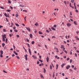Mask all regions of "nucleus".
Listing matches in <instances>:
<instances>
[{
	"label": "nucleus",
	"instance_id": "nucleus-45",
	"mask_svg": "<svg viewBox=\"0 0 79 79\" xmlns=\"http://www.w3.org/2000/svg\"><path fill=\"white\" fill-rule=\"evenodd\" d=\"M10 8L11 10H13V7L11 6H10Z\"/></svg>",
	"mask_w": 79,
	"mask_h": 79
},
{
	"label": "nucleus",
	"instance_id": "nucleus-23",
	"mask_svg": "<svg viewBox=\"0 0 79 79\" xmlns=\"http://www.w3.org/2000/svg\"><path fill=\"white\" fill-rule=\"evenodd\" d=\"M34 43H35V42H34V41H32L31 42V44H32V45H33V44H34Z\"/></svg>",
	"mask_w": 79,
	"mask_h": 79
},
{
	"label": "nucleus",
	"instance_id": "nucleus-38",
	"mask_svg": "<svg viewBox=\"0 0 79 79\" xmlns=\"http://www.w3.org/2000/svg\"><path fill=\"white\" fill-rule=\"evenodd\" d=\"M56 26H56V25H54L53 27H56Z\"/></svg>",
	"mask_w": 79,
	"mask_h": 79
},
{
	"label": "nucleus",
	"instance_id": "nucleus-6",
	"mask_svg": "<svg viewBox=\"0 0 79 79\" xmlns=\"http://www.w3.org/2000/svg\"><path fill=\"white\" fill-rule=\"evenodd\" d=\"M67 27H69V26H71V24L69 23H68L67 24Z\"/></svg>",
	"mask_w": 79,
	"mask_h": 79
},
{
	"label": "nucleus",
	"instance_id": "nucleus-30",
	"mask_svg": "<svg viewBox=\"0 0 79 79\" xmlns=\"http://www.w3.org/2000/svg\"><path fill=\"white\" fill-rule=\"evenodd\" d=\"M7 41H8V39L7 38H6V43H8Z\"/></svg>",
	"mask_w": 79,
	"mask_h": 79
},
{
	"label": "nucleus",
	"instance_id": "nucleus-4",
	"mask_svg": "<svg viewBox=\"0 0 79 79\" xmlns=\"http://www.w3.org/2000/svg\"><path fill=\"white\" fill-rule=\"evenodd\" d=\"M2 39H6V35L5 34L2 35Z\"/></svg>",
	"mask_w": 79,
	"mask_h": 79
},
{
	"label": "nucleus",
	"instance_id": "nucleus-43",
	"mask_svg": "<svg viewBox=\"0 0 79 79\" xmlns=\"http://www.w3.org/2000/svg\"><path fill=\"white\" fill-rule=\"evenodd\" d=\"M7 12H10L11 11V10H10L8 9L7 10Z\"/></svg>",
	"mask_w": 79,
	"mask_h": 79
},
{
	"label": "nucleus",
	"instance_id": "nucleus-31",
	"mask_svg": "<svg viewBox=\"0 0 79 79\" xmlns=\"http://www.w3.org/2000/svg\"><path fill=\"white\" fill-rule=\"evenodd\" d=\"M39 34H42V32H40V31H39Z\"/></svg>",
	"mask_w": 79,
	"mask_h": 79
},
{
	"label": "nucleus",
	"instance_id": "nucleus-47",
	"mask_svg": "<svg viewBox=\"0 0 79 79\" xmlns=\"http://www.w3.org/2000/svg\"><path fill=\"white\" fill-rule=\"evenodd\" d=\"M0 8H1V9H2L3 10H4V7L1 6Z\"/></svg>",
	"mask_w": 79,
	"mask_h": 79
},
{
	"label": "nucleus",
	"instance_id": "nucleus-53",
	"mask_svg": "<svg viewBox=\"0 0 79 79\" xmlns=\"http://www.w3.org/2000/svg\"><path fill=\"white\" fill-rule=\"evenodd\" d=\"M52 77H55V73H54Z\"/></svg>",
	"mask_w": 79,
	"mask_h": 79
},
{
	"label": "nucleus",
	"instance_id": "nucleus-9",
	"mask_svg": "<svg viewBox=\"0 0 79 79\" xmlns=\"http://www.w3.org/2000/svg\"><path fill=\"white\" fill-rule=\"evenodd\" d=\"M13 52H14V53L15 54V55H18V53H17L16 52V51H13Z\"/></svg>",
	"mask_w": 79,
	"mask_h": 79
},
{
	"label": "nucleus",
	"instance_id": "nucleus-54",
	"mask_svg": "<svg viewBox=\"0 0 79 79\" xmlns=\"http://www.w3.org/2000/svg\"><path fill=\"white\" fill-rule=\"evenodd\" d=\"M76 40H79V38H77L76 39Z\"/></svg>",
	"mask_w": 79,
	"mask_h": 79
},
{
	"label": "nucleus",
	"instance_id": "nucleus-20",
	"mask_svg": "<svg viewBox=\"0 0 79 79\" xmlns=\"http://www.w3.org/2000/svg\"><path fill=\"white\" fill-rule=\"evenodd\" d=\"M3 32H6L7 31H6V30L5 29H3Z\"/></svg>",
	"mask_w": 79,
	"mask_h": 79
},
{
	"label": "nucleus",
	"instance_id": "nucleus-51",
	"mask_svg": "<svg viewBox=\"0 0 79 79\" xmlns=\"http://www.w3.org/2000/svg\"><path fill=\"white\" fill-rule=\"evenodd\" d=\"M3 71L4 73H7V72H6L5 70H3Z\"/></svg>",
	"mask_w": 79,
	"mask_h": 79
},
{
	"label": "nucleus",
	"instance_id": "nucleus-49",
	"mask_svg": "<svg viewBox=\"0 0 79 79\" xmlns=\"http://www.w3.org/2000/svg\"><path fill=\"white\" fill-rule=\"evenodd\" d=\"M40 76V77H41V78H42V77H43V78H44V76H43V75H41Z\"/></svg>",
	"mask_w": 79,
	"mask_h": 79
},
{
	"label": "nucleus",
	"instance_id": "nucleus-42",
	"mask_svg": "<svg viewBox=\"0 0 79 79\" xmlns=\"http://www.w3.org/2000/svg\"><path fill=\"white\" fill-rule=\"evenodd\" d=\"M71 2H72V3H74V0H71Z\"/></svg>",
	"mask_w": 79,
	"mask_h": 79
},
{
	"label": "nucleus",
	"instance_id": "nucleus-33",
	"mask_svg": "<svg viewBox=\"0 0 79 79\" xmlns=\"http://www.w3.org/2000/svg\"><path fill=\"white\" fill-rule=\"evenodd\" d=\"M72 61H73V60H72V59H70V63H72Z\"/></svg>",
	"mask_w": 79,
	"mask_h": 79
},
{
	"label": "nucleus",
	"instance_id": "nucleus-50",
	"mask_svg": "<svg viewBox=\"0 0 79 79\" xmlns=\"http://www.w3.org/2000/svg\"><path fill=\"white\" fill-rule=\"evenodd\" d=\"M37 63L38 64H39V63H40V62H39V61H37Z\"/></svg>",
	"mask_w": 79,
	"mask_h": 79
},
{
	"label": "nucleus",
	"instance_id": "nucleus-34",
	"mask_svg": "<svg viewBox=\"0 0 79 79\" xmlns=\"http://www.w3.org/2000/svg\"><path fill=\"white\" fill-rule=\"evenodd\" d=\"M64 52H65V53H66V54H67V53H68V52H67V51L66 50H64Z\"/></svg>",
	"mask_w": 79,
	"mask_h": 79
},
{
	"label": "nucleus",
	"instance_id": "nucleus-32",
	"mask_svg": "<svg viewBox=\"0 0 79 79\" xmlns=\"http://www.w3.org/2000/svg\"><path fill=\"white\" fill-rule=\"evenodd\" d=\"M13 48L14 50H15V48H16V47H15V46L14 45H13Z\"/></svg>",
	"mask_w": 79,
	"mask_h": 79
},
{
	"label": "nucleus",
	"instance_id": "nucleus-17",
	"mask_svg": "<svg viewBox=\"0 0 79 79\" xmlns=\"http://www.w3.org/2000/svg\"><path fill=\"white\" fill-rule=\"evenodd\" d=\"M30 38H32V34H30Z\"/></svg>",
	"mask_w": 79,
	"mask_h": 79
},
{
	"label": "nucleus",
	"instance_id": "nucleus-60",
	"mask_svg": "<svg viewBox=\"0 0 79 79\" xmlns=\"http://www.w3.org/2000/svg\"><path fill=\"white\" fill-rule=\"evenodd\" d=\"M67 4H68H68H69V1H67Z\"/></svg>",
	"mask_w": 79,
	"mask_h": 79
},
{
	"label": "nucleus",
	"instance_id": "nucleus-61",
	"mask_svg": "<svg viewBox=\"0 0 79 79\" xmlns=\"http://www.w3.org/2000/svg\"><path fill=\"white\" fill-rule=\"evenodd\" d=\"M64 3H65V5H66V2L64 1Z\"/></svg>",
	"mask_w": 79,
	"mask_h": 79
},
{
	"label": "nucleus",
	"instance_id": "nucleus-10",
	"mask_svg": "<svg viewBox=\"0 0 79 79\" xmlns=\"http://www.w3.org/2000/svg\"><path fill=\"white\" fill-rule=\"evenodd\" d=\"M74 6H75V10H77V7H76V2H74Z\"/></svg>",
	"mask_w": 79,
	"mask_h": 79
},
{
	"label": "nucleus",
	"instance_id": "nucleus-39",
	"mask_svg": "<svg viewBox=\"0 0 79 79\" xmlns=\"http://www.w3.org/2000/svg\"><path fill=\"white\" fill-rule=\"evenodd\" d=\"M54 48L55 49H56V50H58V48H57L56 47H54Z\"/></svg>",
	"mask_w": 79,
	"mask_h": 79
},
{
	"label": "nucleus",
	"instance_id": "nucleus-44",
	"mask_svg": "<svg viewBox=\"0 0 79 79\" xmlns=\"http://www.w3.org/2000/svg\"><path fill=\"white\" fill-rule=\"evenodd\" d=\"M15 32H18V30H17L16 29H15L14 30Z\"/></svg>",
	"mask_w": 79,
	"mask_h": 79
},
{
	"label": "nucleus",
	"instance_id": "nucleus-28",
	"mask_svg": "<svg viewBox=\"0 0 79 79\" xmlns=\"http://www.w3.org/2000/svg\"><path fill=\"white\" fill-rule=\"evenodd\" d=\"M38 60L39 61H40L41 63H42V62H43V60Z\"/></svg>",
	"mask_w": 79,
	"mask_h": 79
},
{
	"label": "nucleus",
	"instance_id": "nucleus-40",
	"mask_svg": "<svg viewBox=\"0 0 79 79\" xmlns=\"http://www.w3.org/2000/svg\"><path fill=\"white\" fill-rule=\"evenodd\" d=\"M35 25L36 26H37V25H39V24L37 23H35Z\"/></svg>",
	"mask_w": 79,
	"mask_h": 79
},
{
	"label": "nucleus",
	"instance_id": "nucleus-15",
	"mask_svg": "<svg viewBox=\"0 0 79 79\" xmlns=\"http://www.w3.org/2000/svg\"><path fill=\"white\" fill-rule=\"evenodd\" d=\"M15 25L17 26V27H19V25L18 23H15Z\"/></svg>",
	"mask_w": 79,
	"mask_h": 79
},
{
	"label": "nucleus",
	"instance_id": "nucleus-46",
	"mask_svg": "<svg viewBox=\"0 0 79 79\" xmlns=\"http://www.w3.org/2000/svg\"><path fill=\"white\" fill-rule=\"evenodd\" d=\"M75 56H76V57H77V54L76 53H75Z\"/></svg>",
	"mask_w": 79,
	"mask_h": 79
},
{
	"label": "nucleus",
	"instance_id": "nucleus-8",
	"mask_svg": "<svg viewBox=\"0 0 79 79\" xmlns=\"http://www.w3.org/2000/svg\"><path fill=\"white\" fill-rule=\"evenodd\" d=\"M28 51L30 54V55H31V49H30V48H29L28 49Z\"/></svg>",
	"mask_w": 79,
	"mask_h": 79
},
{
	"label": "nucleus",
	"instance_id": "nucleus-21",
	"mask_svg": "<svg viewBox=\"0 0 79 79\" xmlns=\"http://www.w3.org/2000/svg\"><path fill=\"white\" fill-rule=\"evenodd\" d=\"M58 64L56 65V69H58Z\"/></svg>",
	"mask_w": 79,
	"mask_h": 79
},
{
	"label": "nucleus",
	"instance_id": "nucleus-27",
	"mask_svg": "<svg viewBox=\"0 0 79 79\" xmlns=\"http://www.w3.org/2000/svg\"><path fill=\"white\" fill-rule=\"evenodd\" d=\"M73 23H74V24H75V25H77V23H76V22L74 21Z\"/></svg>",
	"mask_w": 79,
	"mask_h": 79
},
{
	"label": "nucleus",
	"instance_id": "nucleus-14",
	"mask_svg": "<svg viewBox=\"0 0 79 79\" xmlns=\"http://www.w3.org/2000/svg\"><path fill=\"white\" fill-rule=\"evenodd\" d=\"M64 45H61V46L60 47V48H64Z\"/></svg>",
	"mask_w": 79,
	"mask_h": 79
},
{
	"label": "nucleus",
	"instance_id": "nucleus-16",
	"mask_svg": "<svg viewBox=\"0 0 79 79\" xmlns=\"http://www.w3.org/2000/svg\"><path fill=\"white\" fill-rule=\"evenodd\" d=\"M0 53H1V54H3V51L1 50L0 51Z\"/></svg>",
	"mask_w": 79,
	"mask_h": 79
},
{
	"label": "nucleus",
	"instance_id": "nucleus-64",
	"mask_svg": "<svg viewBox=\"0 0 79 79\" xmlns=\"http://www.w3.org/2000/svg\"><path fill=\"white\" fill-rule=\"evenodd\" d=\"M76 52H77V53H79V51L77 50Z\"/></svg>",
	"mask_w": 79,
	"mask_h": 79
},
{
	"label": "nucleus",
	"instance_id": "nucleus-29",
	"mask_svg": "<svg viewBox=\"0 0 79 79\" xmlns=\"http://www.w3.org/2000/svg\"><path fill=\"white\" fill-rule=\"evenodd\" d=\"M46 32H48V33H49L50 32V31H48V30H46Z\"/></svg>",
	"mask_w": 79,
	"mask_h": 79
},
{
	"label": "nucleus",
	"instance_id": "nucleus-24",
	"mask_svg": "<svg viewBox=\"0 0 79 79\" xmlns=\"http://www.w3.org/2000/svg\"><path fill=\"white\" fill-rule=\"evenodd\" d=\"M16 57L18 60H19V59H20V58H19V56H17Z\"/></svg>",
	"mask_w": 79,
	"mask_h": 79
},
{
	"label": "nucleus",
	"instance_id": "nucleus-59",
	"mask_svg": "<svg viewBox=\"0 0 79 79\" xmlns=\"http://www.w3.org/2000/svg\"><path fill=\"white\" fill-rule=\"evenodd\" d=\"M9 36H10V37H11V36H12V35H11V34H10Z\"/></svg>",
	"mask_w": 79,
	"mask_h": 79
},
{
	"label": "nucleus",
	"instance_id": "nucleus-58",
	"mask_svg": "<svg viewBox=\"0 0 79 79\" xmlns=\"http://www.w3.org/2000/svg\"><path fill=\"white\" fill-rule=\"evenodd\" d=\"M8 2L9 3H11V1H10V0H9L8 1Z\"/></svg>",
	"mask_w": 79,
	"mask_h": 79
},
{
	"label": "nucleus",
	"instance_id": "nucleus-22",
	"mask_svg": "<svg viewBox=\"0 0 79 79\" xmlns=\"http://www.w3.org/2000/svg\"><path fill=\"white\" fill-rule=\"evenodd\" d=\"M4 16L7 17H8V15H7V14H6V13H5L4 14Z\"/></svg>",
	"mask_w": 79,
	"mask_h": 79
},
{
	"label": "nucleus",
	"instance_id": "nucleus-56",
	"mask_svg": "<svg viewBox=\"0 0 79 79\" xmlns=\"http://www.w3.org/2000/svg\"><path fill=\"white\" fill-rule=\"evenodd\" d=\"M75 11L76 12V13H78V10H77V9Z\"/></svg>",
	"mask_w": 79,
	"mask_h": 79
},
{
	"label": "nucleus",
	"instance_id": "nucleus-35",
	"mask_svg": "<svg viewBox=\"0 0 79 79\" xmlns=\"http://www.w3.org/2000/svg\"><path fill=\"white\" fill-rule=\"evenodd\" d=\"M50 69H52V65H50Z\"/></svg>",
	"mask_w": 79,
	"mask_h": 79
},
{
	"label": "nucleus",
	"instance_id": "nucleus-55",
	"mask_svg": "<svg viewBox=\"0 0 79 79\" xmlns=\"http://www.w3.org/2000/svg\"><path fill=\"white\" fill-rule=\"evenodd\" d=\"M70 59L69 57H68L67 59V61H68Z\"/></svg>",
	"mask_w": 79,
	"mask_h": 79
},
{
	"label": "nucleus",
	"instance_id": "nucleus-19",
	"mask_svg": "<svg viewBox=\"0 0 79 79\" xmlns=\"http://www.w3.org/2000/svg\"><path fill=\"white\" fill-rule=\"evenodd\" d=\"M27 45L28 47H29V48H30V44L28 43H27Z\"/></svg>",
	"mask_w": 79,
	"mask_h": 79
},
{
	"label": "nucleus",
	"instance_id": "nucleus-3",
	"mask_svg": "<svg viewBox=\"0 0 79 79\" xmlns=\"http://www.w3.org/2000/svg\"><path fill=\"white\" fill-rule=\"evenodd\" d=\"M25 58V60H27V55L26 54L24 56Z\"/></svg>",
	"mask_w": 79,
	"mask_h": 79
},
{
	"label": "nucleus",
	"instance_id": "nucleus-25",
	"mask_svg": "<svg viewBox=\"0 0 79 79\" xmlns=\"http://www.w3.org/2000/svg\"><path fill=\"white\" fill-rule=\"evenodd\" d=\"M5 43H2V45L3 46V47H4V46H5Z\"/></svg>",
	"mask_w": 79,
	"mask_h": 79
},
{
	"label": "nucleus",
	"instance_id": "nucleus-26",
	"mask_svg": "<svg viewBox=\"0 0 79 79\" xmlns=\"http://www.w3.org/2000/svg\"><path fill=\"white\" fill-rule=\"evenodd\" d=\"M23 12H27V10H23Z\"/></svg>",
	"mask_w": 79,
	"mask_h": 79
},
{
	"label": "nucleus",
	"instance_id": "nucleus-57",
	"mask_svg": "<svg viewBox=\"0 0 79 79\" xmlns=\"http://www.w3.org/2000/svg\"><path fill=\"white\" fill-rule=\"evenodd\" d=\"M62 75L63 76H64V73H63L62 74Z\"/></svg>",
	"mask_w": 79,
	"mask_h": 79
},
{
	"label": "nucleus",
	"instance_id": "nucleus-11",
	"mask_svg": "<svg viewBox=\"0 0 79 79\" xmlns=\"http://www.w3.org/2000/svg\"><path fill=\"white\" fill-rule=\"evenodd\" d=\"M46 61L47 62H48V61H49V58L48 57L46 58Z\"/></svg>",
	"mask_w": 79,
	"mask_h": 79
},
{
	"label": "nucleus",
	"instance_id": "nucleus-12",
	"mask_svg": "<svg viewBox=\"0 0 79 79\" xmlns=\"http://www.w3.org/2000/svg\"><path fill=\"white\" fill-rule=\"evenodd\" d=\"M51 29H52V30H53V31H56V29H55V28L53 27H52Z\"/></svg>",
	"mask_w": 79,
	"mask_h": 79
},
{
	"label": "nucleus",
	"instance_id": "nucleus-52",
	"mask_svg": "<svg viewBox=\"0 0 79 79\" xmlns=\"http://www.w3.org/2000/svg\"><path fill=\"white\" fill-rule=\"evenodd\" d=\"M3 54H1L0 55V57L1 58H2L3 57Z\"/></svg>",
	"mask_w": 79,
	"mask_h": 79
},
{
	"label": "nucleus",
	"instance_id": "nucleus-2",
	"mask_svg": "<svg viewBox=\"0 0 79 79\" xmlns=\"http://www.w3.org/2000/svg\"><path fill=\"white\" fill-rule=\"evenodd\" d=\"M19 4L20 6H21V7H24V6L23 5H22V2H20L19 3Z\"/></svg>",
	"mask_w": 79,
	"mask_h": 79
},
{
	"label": "nucleus",
	"instance_id": "nucleus-1",
	"mask_svg": "<svg viewBox=\"0 0 79 79\" xmlns=\"http://www.w3.org/2000/svg\"><path fill=\"white\" fill-rule=\"evenodd\" d=\"M26 28L28 31H29V32H31V28H30L29 27H26Z\"/></svg>",
	"mask_w": 79,
	"mask_h": 79
},
{
	"label": "nucleus",
	"instance_id": "nucleus-5",
	"mask_svg": "<svg viewBox=\"0 0 79 79\" xmlns=\"http://www.w3.org/2000/svg\"><path fill=\"white\" fill-rule=\"evenodd\" d=\"M71 68V66L69 65H68L66 67V69H69V68Z\"/></svg>",
	"mask_w": 79,
	"mask_h": 79
},
{
	"label": "nucleus",
	"instance_id": "nucleus-36",
	"mask_svg": "<svg viewBox=\"0 0 79 79\" xmlns=\"http://www.w3.org/2000/svg\"><path fill=\"white\" fill-rule=\"evenodd\" d=\"M2 41L3 42L5 41V38H2Z\"/></svg>",
	"mask_w": 79,
	"mask_h": 79
},
{
	"label": "nucleus",
	"instance_id": "nucleus-7",
	"mask_svg": "<svg viewBox=\"0 0 79 79\" xmlns=\"http://www.w3.org/2000/svg\"><path fill=\"white\" fill-rule=\"evenodd\" d=\"M32 57L34 58V59H37V57L33 55Z\"/></svg>",
	"mask_w": 79,
	"mask_h": 79
},
{
	"label": "nucleus",
	"instance_id": "nucleus-63",
	"mask_svg": "<svg viewBox=\"0 0 79 79\" xmlns=\"http://www.w3.org/2000/svg\"><path fill=\"white\" fill-rule=\"evenodd\" d=\"M2 27H3L2 25H0V28H2Z\"/></svg>",
	"mask_w": 79,
	"mask_h": 79
},
{
	"label": "nucleus",
	"instance_id": "nucleus-62",
	"mask_svg": "<svg viewBox=\"0 0 79 79\" xmlns=\"http://www.w3.org/2000/svg\"><path fill=\"white\" fill-rule=\"evenodd\" d=\"M39 58H40V59H41L42 56H39Z\"/></svg>",
	"mask_w": 79,
	"mask_h": 79
},
{
	"label": "nucleus",
	"instance_id": "nucleus-41",
	"mask_svg": "<svg viewBox=\"0 0 79 79\" xmlns=\"http://www.w3.org/2000/svg\"><path fill=\"white\" fill-rule=\"evenodd\" d=\"M6 20L7 22H9V21L8 19V18H6Z\"/></svg>",
	"mask_w": 79,
	"mask_h": 79
},
{
	"label": "nucleus",
	"instance_id": "nucleus-18",
	"mask_svg": "<svg viewBox=\"0 0 79 79\" xmlns=\"http://www.w3.org/2000/svg\"><path fill=\"white\" fill-rule=\"evenodd\" d=\"M18 16H19V15H18V14H16L15 15V17L16 18H18Z\"/></svg>",
	"mask_w": 79,
	"mask_h": 79
},
{
	"label": "nucleus",
	"instance_id": "nucleus-48",
	"mask_svg": "<svg viewBox=\"0 0 79 79\" xmlns=\"http://www.w3.org/2000/svg\"><path fill=\"white\" fill-rule=\"evenodd\" d=\"M70 15H71V16H72V15H73V14H72V12H70Z\"/></svg>",
	"mask_w": 79,
	"mask_h": 79
},
{
	"label": "nucleus",
	"instance_id": "nucleus-37",
	"mask_svg": "<svg viewBox=\"0 0 79 79\" xmlns=\"http://www.w3.org/2000/svg\"><path fill=\"white\" fill-rule=\"evenodd\" d=\"M16 36L17 37V38H19V35H17Z\"/></svg>",
	"mask_w": 79,
	"mask_h": 79
},
{
	"label": "nucleus",
	"instance_id": "nucleus-13",
	"mask_svg": "<svg viewBox=\"0 0 79 79\" xmlns=\"http://www.w3.org/2000/svg\"><path fill=\"white\" fill-rule=\"evenodd\" d=\"M44 73H46V70H45V68H44Z\"/></svg>",
	"mask_w": 79,
	"mask_h": 79
}]
</instances>
